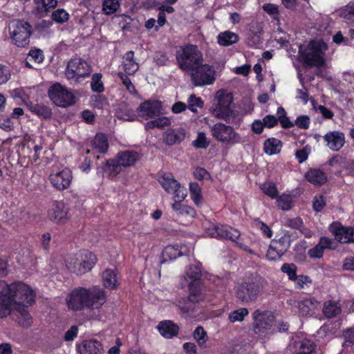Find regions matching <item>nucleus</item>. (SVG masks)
<instances>
[{
	"label": "nucleus",
	"instance_id": "nucleus-13",
	"mask_svg": "<svg viewBox=\"0 0 354 354\" xmlns=\"http://www.w3.org/2000/svg\"><path fill=\"white\" fill-rule=\"evenodd\" d=\"M209 236L218 239H228L235 242L239 239L241 234L237 230L221 224L214 225L207 230Z\"/></svg>",
	"mask_w": 354,
	"mask_h": 354
},
{
	"label": "nucleus",
	"instance_id": "nucleus-23",
	"mask_svg": "<svg viewBox=\"0 0 354 354\" xmlns=\"http://www.w3.org/2000/svg\"><path fill=\"white\" fill-rule=\"evenodd\" d=\"M80 256L81 261L79 266L75 269L77 274H82L89 271L97 261L95 255L88 251H83Z\"/></svg>",
	"mask_w": 354,
	"mask_h": 354
},
{
	"label": "nucleus",
	"instance_id": "nucleus-11",
	"mask_svg": "<svg viewBox=\"0 0 354 354\" xmlns=\"http://www.w3.org/2000/svg\"><path fill=\"white\" fill-rule=\"evenodd\" d=\"M212 135L217 140L225 143H237L240 136L230 126L218 122L211 127Z\"/></svg>",
	"mask_w": 354,
	"mask_h": 354
},
{
	"label": "nucleus",
	"instance_id": "nucleus-62",
	"mask_svg": "<svg viewBox=\"0 0 354 354\" xmlns=\"http://www.w3.org/2000/svg\"><path fill=\"white\" fill-rule=\"evenodd\" d=\"M0 128L6 131H11L13 129V123L9 118L0 115Z\"/></svg>",
	"mask_w": 354,
	"mask_h": 354
},
{
	"label": "nucleus",
	"instance_id": "nucleus-33",
	"mask_svg": "<svg viewBox=\"0 0 354 354\" xmlns=\"http://www.w3.org/2000/svg\"><path fill=\"white\" fill-rule=\"evenodd\" d=\"M305 177L308 182L316 185H323L327 180L326 174L317 169H310L306 174Z\"/></svg>",
	"mask_w": 354,
	"mask_h": 354
},
{
	"label": "nucleus",
	"instance_id": "nucleus-22",
	"mask_svg": "<svg viewBox=\"0 0 354 354\" xmlns=\"http://www.w3.org/2000/svg\"><path fill=\"white\" fill-rule=\"evenodd\" d=\"M334 241L326 237L323 236L319 239V243L313 248L308 251V255L312 259H320L322 257L325 249H335L333 246Z\"/></svg>",
	"mask_w": 354,
	"mask_h": 354
},
{
	"label": "nucleus",
	"instance_id": "nucleus-27",
	"mask_svg": "<svg viewBox=\"0 0 354 354\" xmlns=\"http://www.w3.org/2000/svg\"><path fill=\"white\" fill-rule=\"evenodd\" d=\"M185 137V131L181 128L167 130L163 134L164 142L169 146L181 142Z\"/></svg>",
	"mask_w": 354,
	"mask_h": 354
},
{
	"label": "nucleus",
	"instance_id": "nucleus-20",
	"mask_svg": "<svg viewBox=\"0 0 354 354\" xmlns=\"http://www.w3.org/2000/svg\"><path fill=\"white\" fill-rule=\"evenodd\" d=\"M189 295L187 298H183L178 301L177 306L183 313L193 311L196 308V304L203 299L201 291L191 288Z\"/></svg>",
	"mask_w": 354,
	"mask_h": 354
},
{
	"label": "nucleus",
	"instance_id": "nucleus-14",
	"mask_svg": "<svg viewBox=\"0 0 354 354\" xmlns=\"http://www.w3.org/2000/svg\"><path fill=\"white\" fill-rule=\"evenodd\" d=\"M49 180L51 185L58 191L68 189L73 180L72 171L64 168L61 171H53L49 175Z\"/></svg>",
	"mask_w": 354,
	"mask_h": 354
},
{
	"label": "nucleus",
	"instance_id": "nucleus-1",
	"mask_svg": "<svg viewBox=\"0 0 354 354\" xmlns=\"http://www.w3.org/2000/svg\"><path fill=\"white\" fill-rule=\"evenodd\" d=\"M30 292L31 288L21 282L7 285L3 281H0V317H5L10 313L16 298L20 302L30 303L32 299Z\"/></svg>",
	"mask_w": 354,
	"mask_h": 354
},
{
	"label": "nucleus",
	"instance_id": "nucleus-64",
	"mask_svg": "<svg viewBox=\"0 0 354 354\" xmlns=\"http://www.w3.org/2000/svg\"><path fill=\"white\" fill-rule=\"evenodd\" d=\"M346 346L354 345V328H351L344 331Z\"/></svg>",
	"mask_w": 354,
	"mask_h": 354
},
{
	"label": "nucleus",
	"instance_id": "nucleus-21",
	"mask_svg": "<svg viewBox=\"0 0 354 354\" xmlns=\"http://www.w3.org/2000/svg\"><path fill=\"white\" fill-rule=\"evenodd\" d=\"M325 145L333 151H339L345 144V135L339 131H328L323 136Z\"/></svg>",
	"mask_w": 354,
	"mask_h": 354
},
{
	"label": "nucleus",
	"instance_id": "nucleus-38",
	"mask_svg": "<svg viewBox=\"0 0 354 354\" xmlns=\"http://www.w3.org/2000/svg\"><path fill=\"white\" fill-rule=\"evenodd\" d=\"M238 40V35L231 31H225L218 35V43L223 46H230L236 43Z\"/></svg>",
	"mask_w": 354,
	"mask_h": 354
},
{
	"label": "nucleus",
	"instance_id": "nucleus-61",
	"mask_svg": "<svg viewBox=\"0 0 354 354\" xmlns=\"http://www.w3.org/2000/svg\"><path fill=\"white\" fill-rule=\"evenodd\" d=\"M310 153V148L307 147L299 149L295 153V157L299 163H302L308 159Z\"/></svg>",
	"mask_w": 354,
	"mask_h": 354
},
{
	"label": "nucleus",
	"instance_id": "nucleus-30",
	"mask_svg": "<svg viewBox=\"0 0 354 354\" xmlns=\"http://www.w3.org/2000/svg\"><path fill=\"white\" fill-rule=\"evenodd\" d=\"M319 302L313 299H306L299 302V313L301 316H311L315 313Z\"/></svg>",
	"mask_w": 354,
	"mask_h": 354
},
{
	"label": "nucleus",
	"instance_id": "nucleus-43",
	"mask_svg": "<svg viewBox=\"0 0 354 354\" xmlns=\"http://www.w3.org/2000/svg\"><path fill=\"white\" fill-rule=\"evenodd\" d=\"M189 192L193 201L197 206H198L202 203L203 201L201 187L197 183H190Z\"/></svg>",
	"mask_w": 354,
	"mask_h": 354
},
{
	"label": "nucleus",
	"instance_id": "nucleus-25",
	"mask_svg": "<svg viewBox=\"0 0 354 354\" xmlns=\"http://www.w3.org/2000/svg\"><path fill=\"white\" fill-rule=\"evenodd\" d=\"M201 270L199 264L190 266L186 270V277L191 281L189 283V289L194 288L201 290Z\"/></svg>",
	"mask_w": 354,
	"mask_h": 354
},
{
	"label": "nucleus",
	"instance_id": "nucleus-48",
	"mask_svg": "<svg viewBox=\"0 0 354 354\" xmlns=\"http://www.w3.org/2000/svg\"><path fill=\"white\" fill-rule=\"evenodd\" d=\"M278 122H279L281 127L285 129H289L294 126V123L290 121L289 118L286 116L285 109L282 106L277 109Z\"/></svg>",
	"mask_w": 354,
	"mask_h": 354
},
{
	"label": "nucleus",
	"instance_id": "nucleus-10",
	"mask_svg": "<svg viewBox=\"0 0 354 354\" xmlns=\"http://www.w3.org/2000/svg\"><path fill=\"white\" fill-rule=\"evenodd\" d=\"M192 84L196 86L211 85L215 81V70L212 66L203 62L189 73Z\"/></svg>",
	"mask_w": 354,
	"mask_h": 354
},
{
	"label": "nucleus",
	"instance_id": "nucleus-17",
	"mask_svg": "<svg viewBox=\"0 0 354 354\" xmlns=\"http://www.w3.org/2000/svg\"><path fill=\"white\" fill-rule=\"evenodd\" d=\"M161 111V102L155 100H146L141 103L137 109L138 116L145 120L159 116Z\"/></svg>",
	"mask_w": 354,
	"mask_h": 354
},
{
	"label": "nucleus",
	"instance_id": "nucleus-55",
	"mask_svg": "<svg viewBox=\"0 0 354 354\" xmlns=\"http://www.w3.org/2000/svg\"><path fill=\"white\" fill-rule=\"evenodd\" d=\"M118 77L120 79V80L122 81V84L125 86L127 90L131 93H136V88H135V86H133V84H132L131 80L129 78V77L122 73V72H120L118 73Z\"/></svg>",
	"mask_w": 354,
	"mask_h": 354
},
{
	"label": "nucleus",
	"instance_id": "nucleus-50",
	"mask_svg": "<svg viewBox=\"0 0 354 354\" xmlns=\"http://www.w3.org/2000/svg\"><path fill=\"white\" fill-rule=\"evenodd\" d=\"M188 109L194 112H197V108H201L203 106V101L199 97H196L195 95H190L188 100Z\"/></svg>",
	"mask_w": 354,
	"mask_h": 354
},
{
	"label": "nucleus",
	"instance_id": "nucleus-4",
	"mask_svg": "<svg viewBox=\"0 0 354 354\" xmlns=\"http://www.w3.org/2000/svg\"><path fill=\"white\" fill-rule=\"evenodd\" d=\"M176 60L179 68L189 73L203 62V54L195 45H187L176 53Z\"/></svg>",
	"mask_w": 354,
	"mask_h": 354
},
{
	"label": "nucleus",
	"instance_id": "nucleus-24",
	"mask_svg": "<svg viewBox=\"0 0 354 354\" xmlns=\"http://www.w3.org/2000/svg\"><path fill=\"white\" fill-rule=\"evenodd\" d=\"M288 348L292 354H311L315 350V345L309 339H301L291 342Z\"/></svg>",
	"mask_w": 354,
	"mask_h": 354
},
{
	"label": "nucleus",
	"instance_id": "nucleus-6",
	"mask_svg": "<svg viewBox=\"0 0 354 354\" xmlns=\"http://www.w3.org/2000/svg\"><path fill=\"white\" fill-rule=\"evenodd\" d=\"M328 49L327 44L323 41H311L306 48L301 53L304 62L309 67L322 66L326 62L325 52Z\"/></svg>",
	"mask_w": 354,
	"mask_h": 354
},
{
	"label": "nucleus",
	"instance_id": "nucleus-56",
	"mask_svg": "<svg viewBox=\"0 0 354 354\" xmlns=\"http://www.w3.org/2000/svg\"><path fill=\"white\" fill-rule=\"evenodd\" d=\"M209 145V141L207 140L205 134L204 133H199L197 139L193 142V145L196 148L205 149Z\"/></svg>",
	"mask_w": 354,
	"mask_h": 354
},
{
	"label": "nucleus",
	"instance_id": "nucleus-52",
	"mask_svg": "<svg viewBox=\"0 0 354 354\" xmlns=\"http://www.w3.org/2000/svg\"><path fill=\"white\" fill-rule=\"evenodd\" d=\"M283 273L287 274L290 280L296 279L297 275V266L294 263H284L281 268Z\"/></svg>",
	"mask_w": 354,
	"mask_h": 354
},
{
	"label": "nucleus",
	"instance_id": "nucleus-40",
	"mask_svg": "<svg viewBox=\"0 0 354 354\" xmlns=\"http://www.w3.org/2000/svg\"><path fill=\"white\" fill-rule=\"evenodd\" d=\"M171 122L169 118L165 116H158L156 119L147 122L145 124V127L147 130L153 129L154 128L163 129L169 126Z\"/></svg>",
	"mask_w": 354,
	"mask_h": 354
},
{
	"label": "nucleus",
	"instance_id": "nucleus-9",
	"mask_svg": "<svg viewBox=\"0 0 354 354\" xmlns=\"http://www.w3.org/2000/svg\"><path fill=\"white\" fill-rule=\"evenodd\" d=\"M48 94L53 103L57 106L67 107L75 103L73 93L59 83L50 86Z\"/></svg>",
	"mask_w": 354,
	"mask_h": 354
},
{
	"label": "nucleus",
	"instance_id": "nucleus-39",
	"mask_svg": "<svg viewBox=\"0 0 354 354\" xmlns=\"http://www.w3.org/2000/svg\"><path fill=\"white\" fill-rule=\"evenodd\" d=\"M263 148L265 153L268 155L277 154L281 151V142L274 138H268L265 141Z\"/></svg>",
	"mask_w": 354,
	"mask_h": 354
},
{
	"label": "nucleus",
	"instance_id": "nucleus-36",
	"mask_svg": "<svg viewBox=\"0 0 354 354\" xmlns=\"http://www.w3.org/2000/svg\"><path fill=\"white\" fill-rule=\"evenodd\" d=\"M27 106L30 112L36 114L39 117H41L45 119L51 117V109H50V107L47 106L33 103L27 104Z\"/></svg>",
	"mask_w": 354,
	"mask_h": 354
},
{
	"label": "nucleus",
	"instance_id": "nucleus-31",
	"mask_svg": "<svg viewBox=\"0 0 354 354\" xmlns=\"http://www.w3.org/2000/svg\"><path fill=\"white\" fill-rule=\"evenodd\" d=\"M286 252V248L281 241H272L270 245L266 257L271 261L279 259Z\"/></svg>",
	"mask_w": 354,
	"mask_h": 354
},
{
	"label": "nucleus",
	"instance_id": "nucleus-35",
	"mask_svg": "<svg viewBox=\"0 0 354 354\" xmlns=\"http://www.w3.org/2000/svg\"><path fill=\"white\" fill-rule=\"evenodd\" d=\"M122 165L119 164L117 157L108 160L103 166V171L110 177H115L122 171Z\"/></svg>",
	"mask_w": 354,
	"mask_h": 354
},
{
	"label": "nucleus",
	"instance_id": "nucleus-29",
	"mask_svg": "<svg viewBox=\"0 0 354 354\" xmlns=\"http://www.w3.org/2000/svg\"><path fill=\"white\" fill-rule=\"evenodd\" d=\"M116 157L122 167H131L140 159L138 153L129 150L118 153Z\"/></svg>",
	"mask_w": 354,
	"mask_h": 354
},
{
	"label": "nucleus",
	"instance_id": "nucleus-28",
	"mask_svg": "<svg viewBox=\"0 0 354 354\" xmlns=\"http://www.w3.org/2000/svg\"><path fill=\"white\" fill-rule=\"evenodd\" d=\"M78 350L80 354H102L104 352L101 343L93 339L83 342Z\"/></svg>",
	"mask_w": 354,
	"mask_h": 354
},
{
	"label": "nucleus",
	"instance_id": "nucleus-41",
	"mask_svg": "<svg viewBox=\"0 0 354 354\" xmlns=\"http://www.w3.org/2000/svg\"><path fill=\"white\" fill-rule=\"evenodd\" d=\"M341 312V308L337 303L328 301L324 303L323 313L327 317H334Z\"/></svg>",
	"mask_w": 354,
	"mask_h": 354
},
{
	"label": "nucleus",
	"instance_id": "nucleus-59",
	"mask_svg": "<svg viewBox=\"0 0 354 354\" xmlns=\"http://www.w3.org/2000/svg\"><path fill=\"white\" fill-rule=\"evenodd\" d=\"M28 59L30 61L33 60L37 64H40L44 61L43 52L39 49L32 50L28 53Z\"/></svg>",
	"mask_w": 354,
	"mask_h": 354
},
{
	"label": "nucleus",
	"instance_id": "nucleus-47",
	"mask_svg": "<svg viewBox=\"0 0 354 354\" xmlns=\"http://www.w3.org/2000/svg\"><path fill=\"white\" fill-rule=\"evenodd\" d=\"M120 7L118 0H104L102 3V10L106 15H112L115 13Z\"/></svg>",
	"mask_w": 354,
	"mask_h": 354
},
{
	"label": "nucleus",
	"instance_id": "nucleus-51",
	"mask_svg": "<svg viewBox=\"0 0 354 354\" xmlns=\"http://www.w3.org/2000/svg\"><path fill=\"white\" fill-rule=\"evenodd\" d=\"M51 17L55 22L63 24L68 20L69 15L64 9H57L53 12Z\"/></svg>",
	"mask_w": 354,
	"mask_h": 354
},
{
	"label": "nucleus",
	"instance_id": "nucleus-34",
	"mask_svg": "<svg viewBox=\"0 0 354 354\" xmlns=\"http://www.w3.org/2000/svg\"><path fill=\"white\" fill-rule=\"evenodd\" d=\"M123 66L127 75H133L139 68L138 64L134 60V53L128 51L124 55Z\"/></svg>",
	"mask_w": 354,
	"mask_h": 354
},
{
	"label": "nucleus",
	"instance_id": "nucleus-3",
	"mask_svg": "<svg viewBox=\"0 0 354 354\" xmlns=\"http://www.w3.org/2000/svg\"><path fill=\"white\" fill-rule=\"evenodd\" d=\"M267 286V280L257 275L239 283L235 288V295L237 299L242 304H253L257 301Z\"/></svg>",
	"mask_w": 354,
	"mask_h": 354
},
{
	"label": "nucleus",
	"instance_id": "nucleus-44",
	"mask_svg": "<svg viewBox=\"0 0 354 354\" xmlns=\"http://www.w3.org/2000/svg\"><path fill=\"white\" fill-rule=\"evenodd\" d=\"M102 78V75L101 73H94L92 75L91 88L93 92L100 93L104 91Z\"/></svg>",
	"mask_w": 354,
	"mask_h": 354
},
{
	"label": "nucleus",
	"instance_id": "nucleus-7",
	"mask_svg": "<svg viewBox=\"0 0 354 354\" xmlns=\"http://www.w3.org/2000/svg\"><path fill=\"white\" fill-rule=\"evenodd\" d=\"M9 31L11 38L17 46L25 47L29 44L32 26L27 21L19 19L13 21L9 26Z\"/></svg>",
	"mask_w": 354,
	"mask_h": 354
},
{
	"label": "nucleus",
	"instance_id": "nucleus-12",
	"mask_svg": "<svg viewBox=\"0 0 354 354\" xmlns=\"http://www.w3.org/2000/svg\"><path fill=\"white\" fill-rule=\"evenodd\" d=\"M217 105L213 111V115L221 119L227 120L232 114L230 105L232 102L231 93L218 91L216 93Z\"/></svg>",
	"mask_w": 354,
	"mask_h": 354
},
{
	"label": "nucleus",
	"instance_id": "nucleus-46",
	"mask_svg": "<svg viewBox=\"0 0 354 354\" xmlns=\"http://www.w3.org/2000/svg\"><path fill=\"white\" fill-rule=\"evenodd\" d=\"M248 314L249 311L246 308H241L232 311L229 314L228 318L229 320L233 323L236 322H242L245 317L248 316Z\"/></svg>",
	"mask_w": 354,
	"mask_h": 354
},
{
	"label": "nucleus",
	"instance_id": "nucleus-37",
	"mask_svg": "<svg viewBox=\"0 0 354 354\" xmlns=\"http://www.w3.org/2000/svg\"><path fill=\"white\" fill-rule=\"evenodd\" d=\"M104 286L110 290L115 288L118 284L115 272L111 269H106L102 274Z\"/></svg>",
	"mask_w": 354,
	"mask_h": 354
},
{
	"label": "nucleus",
	"instance_id": "nucleus-19",
	"mask_svg": "<svg viewBox=\"0 0 354 354\" xmlns=\"http://www.w3.org/2000/svg\"><path fill=\"white\" fill-rule=\"evenodd\" d=\"M30 294L32 297V299L30 303L20 302L19 300L17 299V298H16V299H15L13 301V305L12 308V310H16L19 313V315L17 316V320L19 324L24 327L29 326L32 322L31 316L28 313L26 308L27 306H31L32 304L34 302L35 296L33 295V292L32 290Z\"/></svg>",
	"mask_w": 354,
	"mask_h": 354
},
{
	"label": "nucleus",
	"instance_id": "nucleus-2",
	"mask_svg": "<svg viewBox=\"0 0 354 354\" xmlns=\"http://www.w3.org/2000/svg\"><path fill=\"white\" fill-rule=\"evenodd\" d=\"M104 291L97 286L88 289L76 288L68 297V306L75 310H80L84 308L99 309L105 302Z\"/></svg>",
	"mask_w": 354,
	"mask_h": 354
},
{
	"label": "nucleus",
	"instance_id": "nucleus-54",
	"mask_svg": "<svg viewBox=\"0 0 354 354\" xmlns=\"http://www.w3.org/2000/svg\"><path fill=\"white\" fill-rule=\"evenodd\" d=\"M263 192L268 196L274 198L277 196L278 191L274 183H267L261 186Z\"/></svg>",
	"mask_w": 354,
	"mask_h": 354
},
{
	"label": "nucleus",
	"instance_id": "nucleus-57",
	"mask_svg": "<svg viewBox=\"0 0 354 354\" xmlns=\"http://www.w3.org/2000/svg\"><path fill=\"white\" fill-rule=\"evenodd\" d=\"M263 9L268 15H270L274 19H278L279 10L278 6L272 3H266L263 6Z\"/></svg>",
	"mask_w": 354,
	"mask_h": 354
},
{
	"label": "nucleus",
	"instance_id": "nucleus-58",
	"mask_svg": "<svg viewBox=\"0 0 354 354\" xmlns=\"http://www.w3.org/2000/svg\"><path fill=\"white\" fill-rule=\"evenodd\" d=\"M292 281H295V287L299 289L304 288L305 286H308L312 282L311 279L305 275L297 276L296 279H294Z\"/></svg>",
	"mask_w": 354,
	"mask_h": 354
},
{
	"label": "nucleus",
	"instance_id": "nucleus-45",
	"mask_svg": "<svg viewBox=\"0 0 354 354\" xmlns=\"http://www.w3.org/2000/svg\"><path fill=\"white\" fill-rule=\"evenodd\" d=\"M194 339L201 347H205V344L208 340L207 333L202 326H198L194 331Z\"/></svg>",
	"mask_w": 354,
	"mask_h": 354
},
{
	"label": "nucleus",
	"instance_id": "nucleus-5",
	"mask_svg": "<svg viewBox=\"0 0 354 354\" xmlns=\"http://www.w3.org/2000/svg\"><path fill=\"white\" fill-rule=\"evenodd\" d=\"M253 330L259 337H266L275 331V317L269 310H255L252 313Z\"/></svg>",
	"mask_w": 354,
	"mask_h": 354
},
{
	"label": "nucleus",
	"instance_id": "nucleus-26",
	"mask_svg": "<svg viewBox=\"0 0 354 354\" xmlns=\"http://www.w3.org/2000/svg\"><path fill=\"white\" fill-rule=\"evenodd\" d=\"M157 328L162 336L165 338L171 339L178 334L179 328L178 325L171 320H165L160 322Z\"/></svg>",
	"mask_w": 354,
	"mask_h": 354
},
{
	"label": "nucleus",
	"instance_id": "nucleus-53",
	"mask_svg": "<svg viewBox=\"0 0 354 354\" xmlns=\"http://www.w3.org/2000/svg\"><path fill=\"white\" fill-rule=\"evenodd\" d=\"M254 225L257 229L261 231L265 236L267 238L272 237V231L265 223L262 222L259 218H256L254 221Z\"/></svg>",
	"mask_w": 354,
	"mask_h": 354
},
{
	"label": "nucleus",
	"instance_id": "nucleus-49",
	"mask_svg": "<svg viewBox=\"0 0 354 354\" xmlns=\"http://www.w3.org/2000/svg\"><path fill=\"white\" fill-rule=\"evenodd\" d=\"M277 206L283 210H289L292 207V199L290 195L282 194L277 199Z\"/></svg>",
	"mask_w": 354,
	"mask_h": 354
},
{
	"label": "nucleus",
	"instance_id": "nucleus-32",
	"mask_svg": "<svg viewBox=\"0 0 354 354\" xmlns=\"http://www.w3.org/2000/svg\"><path fill=\"white\" fill-rule=\"evenodd\" d=\"M91 146L94 152L104 153L109 148L107 138L103 133H97L91 141Z\"/></svg>",
	"mask_w": 354,
	"mask_h": 354
},
{
	"label": "nucleus",
	"instance_id": "nucleus-60",
	"mask_svg": "<svg viewBox=\"0 0 354 354\" xmlns=\"http://www.w3.org/2000/svg\"><path fill=\"white\" fill-rule=\"evenodd\" d=\"M310 121L307 115H300L296 119L295 124L299 129H307L309 128Z\"/></svg>",
	"mask_w": 354,
	"mask_h": 354
},
{
	"label": "nucleus",
	"instance_id": "nucleus-63",
	"mask_svg": "<svg viewBox=\"0 0 354 354\" xmlns=\"http://www.w3.org/2000/svg\"><path fill=\"white\" fill-rule=\"evenodd\" d=\"M342 16L347 20L354 21V4L347 5L342 12Z\"/></svg>",
	"mask_w": 354,
	"mask_h": 354
},
{
	"label": "nucleus",
	"instance_id": "nucleus-15",
	"mask_svg": "<svg viewBox=\"0 0 354 354\" xmlns=\"http://www.w3.org/2000/svg\"><path fill=\"white\" fill-rule=\"evenodd\" d=\"M159 182L168 193L174 194V199L182 201L187 196L185 188L181 187L180 183L170 175H163Z\"/></svg>",
	"mask_w": 354,
	"mask_h": 354
},
{
	"label": "nucleus",
	"instance_id": "nucleus-18",
	"mask_svg": "<svg viewBox=\"0 0 354 354\" xmlns=\"http://www.w3.org/2000/svg\"><path fill=\"white\" fill-rule=\"evenodd\" d=\"M48 217L56 223H65L70 219L68 209L64 202L55 201L48 209Z\"/></svg>",
	"mask_w": 354,
	"mask_h": 354
},
{
	"label": "nucleus",
	"instance_id": "nucleus-42",
	"mask_svg": "<svg viewBox=\"0 0 354 354\" xmlns=\"http://www.w3.org/2000/svg\"><path fill=\"white\" fill-rule=\"evenodd\" d=\"M181 255L180 251L178 247L174 245H168L165 248L162 253L161 263L166 262L167 260H173Z\"/></svg>",
	"mask_w": 354,
	"mask_h": 354
},
{
	"label": "nucleus",
	"instance_id": "nucleus-8",
	"mask_svg": "<svg viewBox=\"0 0 354 354\" xmlns=\"http://www.w3.org/2000/svg\"><path fill=\"white\" fill-rule=\"evenodd\" d=\"M91 73V66L85 60L75 57L68 62L65 75L71 83H77L81 78L88 77Z\"/></svg>",
	"mask_w": 354,
	"mask_h": 354
},
{
	"label": "nucleus",
	"instance_id": "nucleus-16",
	"mask_svg": "<svg viewBox=\"0 0 354 354\" xmlns=\"http://www.w3.org/2000/svg\"><path fill=\"white\" fill-rule=\"evenodd\" d=\"M335 239L341 243H354V228L344 227L339 222H333L328 227Z\"/></svg>",
	"mask_w": 354,
	"mask_h": 354
}]
</instances>
